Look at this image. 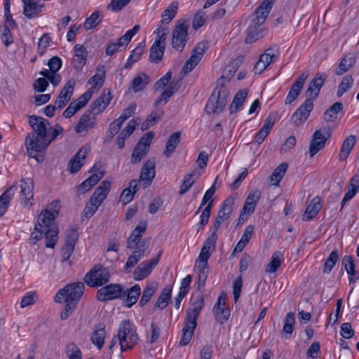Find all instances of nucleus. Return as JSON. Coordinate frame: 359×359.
<instances>
[{
    "instance_id": "obj_1",
    "label": "nucleus",
    "mask_w": 359,
    "mask_h": 359,
    "mask_svg": "<svg viewBox=\"0 0 359 359\" xmlns=\"http://www.w3.org/2000/svg\"><path fill=\"white\" fill-rule=\"evenodd\" d=\"M28 119L33 132L26 137L25 144L27 152L30 157L40 161L41 156H38L37 154L46 149L50 123L47 119L36 115L28 116Z\"/></svg>"
},
{
    "instance_id": "obj_2",
    "label": "nucleus",
    "mask_w": 359,
    "mask_h": 359,
    "mask_svg": "<svg viewBox=\"0 0 359 359\" xmlns=\"http://www.w3.org/2000/svg\"><path fill=\"white\" fill-rule=\"evenodd\" d=\"M276 0H263L251 16L250 23L248 27L247 43H253L264 35L265 29L262 26L268 17Z\"/></svg>"
},
{
    "instance_id": "obj_3",
    "label": "nucleus",
    "mask_w": 359,
    "mask_h": 359,
    "mask_svg": "<svg viewBox=\"0 0 359 359\" xmlns=\"http://www.w3.org/2000/svg\"><path fill=\"white\" fill-rule=\"evenodd\" d=\"M204 297L202 294L195 297L191 303V306L187 311L184 326L182 329V335L180 341V346L187 345L194 334V330L197 326V318L204 306Z\"/></svg>"
},
{
    "instance_id": "obj_4",
    "label": "nucleus",
    "mask_w": 359,
    "mask_h": 359,
    "mask_svg": "<svg viewBox=\"0 0 359 359\" xmlns=\"http://www.w3.org/2000/svg\"><path fill=\"white\" fill-rule=\"evenodd\" d=\"M117 334L121 351L133 348L139 341L136 327L129 320L121 322Z\"/></svg>"
},
{
    "instance_id": "obj_5",
    "label": "nucleus",
    "mask_w": 359,
    "mask_h": 359,
    "mask_svg": "<svg viewBox=\"0 0 359 359\" xmlns=\"http://www.w3.org/2000/svg\"><path fill=\"white\" fill-rule=\"evenodd\" d=\"M111 187V182L102 181L92 195L90 201L86 204L83 214L86 218L91 217L97 211L99 206L107 198Z\"/></svg>"
},
{
    "instance_id": "obj_6",
    "label": "nucleus",
    "mask_w": 359,
    "mask_h": 359,
    "mask_svg": "<svg viewBox=\"0 0 359 359\" xmlns=\"http://www.w3.org/2000/svg\"><path fill=\"white\" fill-rule=\"evenodd\" d=\"M48 222H43L41 224L39 222V217H38L37 222L35 224L34 231L32 232L29 243L31 245H35L37 241L42 238L43 234L45 235L46 246L47 248H53L58 240V228H55V236L50 233V227L48 226Z\"/></svg>"
},
{
    "instance_id": "obj_7",
    "label": "nucleus",
    "mask_w": 359,
    "mask_h": 359,
    "mask_svg": "<svg viewBox=\"0 0 359 359\" xmlns=\"http://www.w3.org/2000/svg\"><path fill=\"white\" fill-rule=\"evenodd\" d=\"M84 289L85 285L82 282L67 284L57 292L55 301L58 303L65 301L76 304L83 294Z\"/></svg>"
},
{
    "instance_id": "obj_8",
    "label": "nucleus",
    "mask_w": 359,
    "mask_h": 359,
    "mask_svg": "<svg viewBox=\"0 0 359 359\" xmlns=\"http://www.w3.org/2000/svg\"><path fill=\"white\" fill-rule=\"evenodd\" d=\"M109 278L108 269L97 264L86 274L84 281L90 287H97L107 283L109 280Z\"/></svg>"
},
{
    "instance_id": "obj_9",
    "label": "nucleus",
    "mask_w": 359,
    "mask_h": 359,
    "mask_svg": "<svg viewBox=\"0 0 359 359\" xmlns=\"http://www.w3.org/2000/svg\"><path fill=\"white\" fill-rule=\"evenodd\" d=\"M331 135V128L328 126L322 127L314 132L309 146V154L311 157H313L325 147L326 140L329 139Z\"/></svg>"
},
{
    "instance_id": "obj_10",
    "label": "nucleus",
    "mask_w": 359,
    "mask_h": 359,
    "mask_svg": "<svg viewBox=\"0 0 359 359\" xmlns=\"http://www.w3.org/2000/svg\"><path fill=\"white\" fill-rule=\"evenodd\" d=\"M189 25L183 22L175 25L172 31V46L178 51H182L189 39L188 30Z\"/></svg>"
},
{
    "instance_id": "obj_11",
    "label": "nucleus",
    "mask_w": 359,
    "mask_h": 359,
    "mask_svg": "<svg viewBox=\"0 0 359 359\" xmlns=\"http://www.w3.org/2000/svg\"><path fill=\"white\" fill-rule=\"evenodd\" d=\"M154 134L151 132L146 133L142 136L133 149L131 163H138L147 155Z\"/></svg>"
},
{
    "instance_id": "obj_12",
    "label": "nucleus",
    "mask_w": 359,
    "mask_h": 359,
    "mask_svg": "<svg viewBox=\"0 0 359 359\" xmlns=\"http://www.w3.org/2000/svg\"><path fill=\"white\" fill-rule=\"evenodd\" d=\"M208 43L206 41H201L196 44L193 49L190 57L187 60L183 71L185 74L190 72L199 63L204 53L208 49Z\"/></svg>"
},
{
    "instance_id": "obj_13",
    "label": "nucleus",
    "mask_w": 359,
    "mask_h": 359,
    "mask_svg": "<svg viewBox=\"0 0 359 359\" xmlns=\"http://www.w3.org/2000/svg\"><path fill=\"white\" fill-rule=\"evenodd\" d=\"M101 168V164H95L89 172L93 173L88 178L83 181L81 184L76 187V191L78 194H83L87 191H90L104 175V171H99Z\"/></svg>"
},
{
    "instance_id": "obj_14",
    "label": "nucleus",
    "mask_w": 359,
    "mask_h": 359,
    "mask_svg": "<svg viewBox=\"0 0 359 359\" xmlns=\"http://www.w3.org/2000/svg\"><path fill=\"white\" fill-rule=\"evenodd\" d=\"M234 205V198L232 197L227 198L222 203V205L219 210L217 215L214 221V224L212 228L213 232L217 233L220 225L228 221L233 212Z\"/></svg>"
},
{
    "instance_id": "obj_15",
    "label": "nucleus",
    "mask_w": 359,
    "mask_h": 359,
    "mask_svg": "<svg viewBox=\"0 0 359 359\" xmlns=\"http://www.w3.org/2000/svg\"><path fill=\"white\" fill-rule=\"evenodd\" d=\"M60 209V203L58 201H53L48 206V209H46L39 215V222L41 224L43 222H48L50 229V233L55 236V228L57 226L55 224V219L58 215Z\"/></svg>"
},
{
    "instance_id": "obj_16",
    "label": "nucleus",
    "mask_w": 359,
    "mask_h": 359,
    "mask_svg": "<svg viewBox=\"0 0 359 359\" xmlns=\"http://www.w3.org/2000/svg\"><path fill=\"white\" fill-rule=\"evenodd\" d=\"M278 48L276 46H270L265 52L260 55L258 61L255 65V72L261 74L269 65L277 57Z\"/></svg>"
},
{
    "instance_id": "obj_17",
    "label": "nucleus",
    "mask_w": 359,
    "mask_h": 359,
    "mask_svg": "<svg viewBox=\"0 0 359 359\" xmlns=\"http://www.w3.org/2000/svg\"><path fill=\"white\" fill-rule=\"evenodd\" d=\"M161 253V251L159 252L157 256L151 260L142 262L134 271L135 279L141 280L147 277L159 262Z\"/></svg>"
},
{
    "instance_id": "obj_18",
    "label": "nucleus",
    "mask_w": 359,
    "mask_h": 359,
    "mask_svg": "<svg viewBox=\"0 0 359 359\" xmlns=\"http://www.w3.org/2000/svg\"><path fill=\"white\" fill-rule=\"evenodd\" d=\"M122 287L118 284H109L98 290L97 299L99 301H107L118 298L121 296Z\"/></svg>"
},
{
    "instance_id": "obj_19",
    "label": "nucleus",
    "mask_w": 359,
    "mask_h": 359,
    "mask_svg": "<svg viewBox=\"0 0 359 359\" xmlns=\"http://www.w3.org/2000/svg\"><path fill=\"white\" fill-rule=\"evenodd\" d=\"M92 93L88 90L81 95L76 100L72 102L68 107L64 111L63 116L67 118L72 117L77 111L84 107L90 100Z\"/></svg>"
},
{
    "instance_id": "obj_20",
    "label": "nucleus",
    "mask_w": 359,
    "mask_h": 359,
    "mask_svg": "<svg viewBox=\"0 0 359 359\" xmlns=\"http://www.w3.org/2000/svg\"><path fill=\"white\" fill-rule=\"evenodd\" d=\"M96 126V116L87 110L82 114L80 119L75 126L76 133L81 134L87 133L89 130L93 129Z\"/></svg>"
},
{
    "instance_id": "obj_21",
    "label": "nucleus",
    "mask_w": 359,
    "mask_h": 359,
    "mask_svg": "<svg viewBox=\"0 0 359 359\" xmlns=\"http://www.w3.org/2000/svg\"><path fill=\"white\" fill-rule=\"evenodd\" d=\"M226 103V95L224 92L222 95L220 90L217 97H211L208 100L205 106V111L208 114H219L223 111Z\"/></svg>"
},
{
    "instance_id": "obj_22",
    "label": "nucleus",
    "mask_w": 359,
    "mask_h": 359,
    "mask_svg": "<svg viewBox=\"0 0 359 359\" xmlns=\"http://www.w3.org/2000/svg\"><path fill=\"white\" fill-rule=\"evenodd\" d=\"M313 109L312 99L306 98L303 104L296 110L292 116V119L295 125H299L305 121Z\"/></svg>"
},
{
    "instance_id": "obj_23",
    "label": "nucleus",
    "mask_w": 359,
    "mask_h": 359,
    "mask_svg": "<svg viewBox=\"0 0 359 359\" xmlns=\"http://www.w3.org/2000/svg\"><path fill=\"white\" fill-rule=\"evenodd\" d=\"M327 75L324 73L316 74L315 77L310 82L309 86L306 91V95L308 98L313 101L319 95L320 90L323 86Z\"/></svg>"
},
{
    "instance_id": "obj_24",
    "label": "nucleus",
    "mask_w": 359,
    "mask_h": 359,
    "mask_svg": "<svg viewBox=\"0 0 359 359\" xmlns=\"http://www.w3.org/2000/svg\"><path fill=\"white\" fill-rule=\"evenodd\" d=\"M156 175V161L154 159L147 160L142 169L140 180L147 187L151 184Z\"/></svg>"
},
{
    "instance_id": "obj_25",
    "label": "nucleus",
    "mask_w": 359,
    "mask_h": 359,
    "mask_svg": "<svg viewBox=\"0 0 359 359\" xmlns=\"http://www.w3.org/2000/svg\"><path fill=\"white\" fill-rule=\"evenodd\" d=\"M74 79H71L66 82L55 101V105L57 106L58 108L65 107L70 100L74 93Z\"/></svg>"
},
{
    "instance_id": "obj_26",
    "label": "nucleus",
    "mask_w": 359,
    "mask_h": 359,
    "mask_svg": "<svg viewBox=\"0 0 359 359\" xmlns=\"http://www.w3.org/2000/svg\"><path fill=\"white\" fill-rule=\"evenodd\" d=\"M20 187V198L21 200V204L24 206H27L29 204L28 202L33 199V180L30 178L21 180Z\"/></svg>"
},
{
    "instance_id": "obj_27",
    "label": "nucleus",
    "mask_w": 359,
    "mask_h": 359,
    "mask_svg": "<svg viewBox=\"0 0 359 359\" xmlns=\"http://www.w3.org/2000/svg\"><path fill=\"white\" fill-rule=\"evenodd\" d=\"M88 151L89 148L86 147H81L69 161L68 163V168L71 173H76L81 169L84 163L83 162L87 156Z\"/></svg>"
},
{
    "instance_id": "obj_28",
    "label": "nucleus",
    "mask_w": 359,
    "mask_h": 359,
    "mask_svg": "<svg viewBox=\"0 0 359 359\" xmlns=\"http://www.w3.org/2000/svg\"><path fill=\"white\" fill-rule=\"evenodd\" d=\"M41 0H22L23 3V13L28 18H32L37 16L44 7Z\"/></svg>"
},
{
    "instance_id": "obj_29",
    "label": "nucleus",
    "mask_w": 359,
    "mask_h": 359,
    "mask_svg": "<svg viewBox=\"0 0 359 359\" xmlns=\"http://www.w3.org/2000/svg\"><path fill=\"white\" fill-rule=\"evenodd\" d=\"M309 76L308 72H303L292 84L290 90L286 97L285 102L290 104L298 97L302 88L304 86V82Z\"/></svg>"
},
{
    "instance_id": "obj_30",
    "label": "nucleus",
    "mask_w": 359,
    "mask_h": 359,
    "mask_svg": "<svg viewBox=\"0 0 359 359\" xmlns=\"http://www.w3.org/2000/svg\"><path fill=\"white\" fill-rule=\"evenodd\" d=\"M260 191L258 189L251 191L245 200L244 206L241 212V216L252 213L260 199Z\"/></svg>"
},
{
    "instance_id": "obj_31",
    "label": "nucleus",
    "mask_w": 359,
    "mask_h": 359,
    "mask_svg": "<svg viewBox=\"0 0 359 359\" xmlns=\"http://www.w3.org/2000/svg\"><path fill=\"white\" fill-rule=\"evenodd\" d=\"M111 97L110 92H108L107 94L103 93L93 102L88 111H92L95 116L98 115L109 105Z\"/></svg>"
},
{
    "instance_id": "obj_32",
    "label": "nucleus",
    "mask_w": 359,
    "mask_h": 359,
    "mask_svg": "<svg viewBox=\"0 0 359 359\" xmlns=\"http://www.w3.org/2000/svg\"><path fill=\"white\" fill-rule=\"evenodd\" d=\"M322 207L321 198L318 196L314 197L307 205L303 219L306 221L311 220L318 215Z\"/></svg>"
},
{
    "instance_id": "obj_33",
    "label": "nucleus",
    "mask_w": 359,
    "mask_h": 359,
    "mask_svg": "<svg viewBox=\"0 0 359 359\" xmlns=\"http://www.w3.org/2000/svg\"><path fill=\"white\" fill-rule=\"evenodd\" d=\"M342 264L347 273L349 275V283H355V281L359 279V272L355 271V265L352 256H344L342 259Z\"/></svg>"
},
{
    "instance_id": "obj_34",
    "label": "nucleus",
    "mask_w": 359,
    "mask_h": 359,
    "mask_svg": "<svg viewBox=\"0 0 359 359\" xmlns=\"http://www.w3.org/2000/svg\"><path fill=\"white\" fill-rule=\"evenodd\" d=\"M355 143L356 138L353 135H349L344 140L339 155L340 161H344L347 159Z\"/></svg>"
},
{
    "instance_id": "obj_35",
    "label": "nucleus",
    "mask_w": 359,
    "mask_h": 359,
    "mask_svg": "<svg viewBox=\"0 0 359 359\" xmlns=\"http://www.w3.org/2000/svg\"><path fill=\"white\" fill-rule=\"evenodd\" d=\"M16 190L17 186L14 184L7 189L0 196V217L6 212L10 201Z\"/></svg>"
},
{
    "instance_id": "obj_36",
    "label": "nucleus",
    "mask_w": 359,
    "mask_h": 359,
    "mask_svg": "<svg viewBox=\"0 0 359 359\" xmlns=\"http://www.w3.org/2000/svg\"><path fill=\"white\" fill-rule=\"evenodd\" d=\"M178 9V2L172 1L163 12L158 23L161 27L168 25L176 15Z\"/></svg>"
},
{
    "instance_id": "obj_37",
    "label": "nucleus",
    "mask_w": 359,
    "mask_h": 359,
    "mask_svg": "<svg viewBox=\"0 0 359 359\" xmlns=\"http://www.w3.org/2000/svg\"><path fill=\"white\" fill-rule=\"evenodd\" d=\"M273 125L274 121L272 118L270 116L267 117L261 130L255 135L254 142L259 144H261L268 136Z\"/></svg>"
},
{
    "instance_id": "obj_38",
    "label": "nucleus",
    "mask_w": 359,
    "mask_h": 359,
    "mask_svg": "<svg viewBox=\"0 0 359 359\" xmlns=\"http://www.w3.org/2000/svg\"><path fill=\"white\" fill-rule=\"evenodd\" d=\"M74 56L73 61L76 68L83 67L86 62L87 51L86 48L81 44H76L74 46Z\"/></svg>"
},
{
    "instance_id": "obj_39",
    "label": "nucleus",
    "mask_w": 359,
    "mask_h": 359,
    "mask_svg": "<svg viewBox=\"0 0 359 359\" xmlns=\"http://www.w3.org/2000/svg\"><path fill=\"white\" fill-rule=\"evenodd\" d=\"M356 62V57L353 55H346L335 70L337 75H342L352 68Z\"/></svg>"
},
{
    "instance_id": "obj_40",
    "label": "nucleus",
    "mask_w": 359,
    "mask_h": 359,
    "mask_svg": "<svg viewBox=\"0 0 359 359\" xmlns=\"http://www.w3.org/2000/svg\"><path fill=\"white\" fill-rule=\"evenodd\" d=\"M198 177L199 173L197 172L196 170H193L191 173L185 175L183 178L182 184L179 191V194L180 196H182L185 193H187L191 189L192 185L195 183L196 179Z\"/></svg>"
},
{
    "instance_id": "obj_41",
    "label": "nucleus",
    "mask_w": 359,
    "mask_h": 359,
    "mask_svg": "<svg viewBox=\"0 0 359 359\" xmlns=\"http://www.w3.org/2000/svg\"><path fill=\"white\" fill-rule=\"evenodd\" d=\"M284 261V257L280 251H276L271 256V261L268 264L266 271L267 273H274L280 266Z\"/></svg>"
},
{
    "instance_id": "obj_42",
    "label": "nucleus",
    "mask_w": 359,
    "mask_h": 359,
    "mask_svg": "<svg viewBox=\"0 0 359 359\" xmlns=\"http://www.w3.org/2000/svg\"><path fill=\"white\" fill-rule=\"evenodd\" d=\"M343 110L342 103L337 102L332 104L328 109H327L323 114V119L325 121L333 122L337 118L339 112Z\"/></svg>"
},
{
    "instance_id": "obj_43",
    "label": "nucleus",
    "mask_w": 359,
    "mask_h": 359,
    "mask_svg": "<svg viewBox=\"0 0 359 359\" xmlns=\"http://www.w3.org/2000/svg\"><path fill=\"white\" fill-rule=\"evenodd\" d=\"M287 168V163H282L273 170V173L269 177L270 181L273 186H278L279 182L283 178Z\"/></svg>"
},
{
    "instance_id": "obj_44",
    "label": "nucleus",
    "mask_w": 359,
    "mask_h": 359,
    "mask_svg": "<svg viewBox=\"0 0 359 359\" xmlns=\"http://www.w3.org/2000/svg\"><path fill=\"white\" fill-rule=\"evenodd\" d=\"M158 287V283L156 282H151L147 284L145 288L143 290L142 295L140 298L139 305L143 306L148 303L151 299Z\"/></svg>"
},
{
    "instance_id": "obj_45",
    "label": "nucleus",
    "mask_w": 359,
    "mask_h": 359,
    "mask_svg": "<svg viewBox=\"0 0 359 359\" xmlns=\"http://www.w3.org/2000/svg\"><path fill=\"white\" fill-rule=\"evenodd\" d=\"M163 114V111L162 109H158L152 111L142 123L141 126L142 130H146L151 126L155 125L161 118Z\"/></svg>"
},
{
    "instance_id": "obj_46",
    "label": "nucleus",
    "mask_w": 359,
    "mask_h": 359,
    "mask_svg": "<svg viewBox=\"0 0 359 359\" xmlns=\"http://www.w3.org/2000/svg\"><path fill=\"white\" fill-rule=\"evenodd\" d=\"M181 135V132L177 131L173 133L169 137L167 141L165 149L163 151L164 155L166 157H169L171 154H172L176 149L177 146L180 143V138Z\"/></svg>"
},
{
    "instance_id": "obj_47",
    "label": "nucleus",
    "mask_w": 359,
    "mask_h": 359,
    "mask_svg": "<svg viewBox=\"0 0 359 359\" xmlns=\"http://www.w3.org/2000/svg\"><path fill=\"white\" fill-rule=\"evenodd\" d=\"M149 82V76L144 73H141L133 79V88L135 93L140 92L144 90Z\"/></svg>"
},
{
    "instance_id": "obj_48",
    "label": "nucleus",
    "mask_w": 359,
    "mask_h": 359,
    "mask_svg": "<svg viewBox=\"0 0 359 359\" xmlns=\"http://www.w3.org/2000/svg\"><path fill=\"white\" fill-rule=\"evenodd\" d=\"M247 95L248 90L246 89L241 90L236 93L229 107L231 114L236 112L243 105Z\"/></svg>"
},
{
    "instance_id": "obj_49",
    "label": "nucleus",
    "mask_w": 359,
    "mask_h": 359,
    "mask_svg": "<svg viewBox=\"0 0 359 359\" xmlns=\"http://www.w3.org/2000/svg\"><path fill=\"white\" fill-rule=\"evenodd\" d=\"M105 334L104 327L102 325H100L99 327L92 334L91 341L99 349H100L104 344Z\"/></svg>"
},
{
    "instance_id": "obj_50",
    "label": "nucleus",
    "mask_w": 359,
    "mask_h": 359,
    "mask_svg": "<svg viewBox=\"0 0 359 359\" xmlns=\"http://www.w3.org/2000/svg\"><path fill=\"white\" fill-rule=\"evenodd\" d=\"M141 294V287L138 284L135 285L131 287L127 293V299L126 304L128 307H131L133 304H135L140 295Z\"/></svg>"
},
{
    "instance_id": "obj_51",
    "label": "nucleus",
    "mask_w": 359,
    "mask_h": 359,
    "mask_svg": "<svg viewBox=\"0 0 359 359\" xmlns=\"http://www.w3.org/2000/svg\"><path fill=\"white\" fill-rule=\"evenodd\" d=\"M172 288L170 287H165L158 300L156 301L154 308L163 309L168 305L169 299L171 297Z\"/></svg>"
},
{
    "instance_id": "obj_52",
    "label": "nucleus",
    "mask_w": 359,
    "mask_h": 359,
    "mask_svg": "<svg viewBox=\"0 0 359 359\" xmlns=\"http://www.w3.org/2000/svg\"><path fill=\"white\" fill-rule=\"evenodd\" d=\"M102 21L100 12L96 11L86 18L83 27L86 30H89L97 27Z\"/></svg>"
},
{
    "instance_id": "obj_53",
    "label": "nucleus",
    "mask_w": 359,
    "mask_h": 359,
    "mask_svg": "<svg viewBox=\"0 0 359 359\" xmlns=\"http://www.w3.org/2000/svg\"><path fill=\"white\" fill-rule=\"evenodd\" d=\"M295 322L294 313H287L285 318V323L283 328V333L286 335V338H289L294 330V324Z\"/></svg>"
},
{
    "instance_id": "obj_54",
    "label": "nucleus",
    "mask_w": 359,
    "mask_h": 359,
    "mask_svg": "<svg viewBox=\"0 0 359 359\" xmlns=\"http://www.w3.org/2000/svg\"><path fill=\"white\" fill-rule=\"evenodd\" d=\"M104 76L105 70L104 66H98L95 74L90 79L88 83L93 87L102 86L104 83Z\"/></svg>"
},
{
    "instance_id": "obj_55",
    "label": "nucleus",
    "mask_w": 359,
    "mask_h": 359,
    "mask_svg": "<svg viewBox=\"0 0 359 359\" xmlns=\"http://www.w3.org/2000/svg\"><path fill=\"white\" fill-rule=\"evenodd\" d=\"M165 48L153 44L150 48L149 59L151 62H159L163 56Z\"/></svg>"
},
{
    "instance_id": "obj_56",
    "label": "nucleus",
    "mask_w": 359,
    "mask_h": 359,
    "mask_svg": "<svg viewBox=\"0 0 359 359\" xmlns=\"http://www.w3.org/2000/svg\"><path fill=\"white\" fill-rule=\"evenodd\" d=\"M213 312L217 320L221 323L226 321L230 316V311L226 307V305L222 306H215L213 308Z\"/></svg>"
},
{
    "instance_id": "obj_57",
    "label": "nucleus",
    "mask_w": 359,
    "mask_h": 359,
    "mask_svg": "<svg viewBox=\"0 0 359 359\" xmlns=\"http://www.w3.org/2000/svg\"><path fill=\"white\" fill-rule=\"evenodd\" d=\"M353 83V79L351 76L348 75L342 79L341 83L339 84L337 95L339 97L342 96L352 86Z\"/></svg>"
},
{
    "instance_id": "obj_58",
    "label": "nucleus",
    "mask_w": 359,
    "mask_h": 359,
    "mask_svg": "<svg viewBox=\"0 0 359 359\" xmlns=\"http://www.w3.org/2000/svg\"><path fill=\"white\" fill-rule=\"evenodd\" d=\"M339 259V256L337 251L333 250L330 254L329 257L326 259L325 264H324V269L323 272L325 273H329L334 266L335 265L336 262Z\"/></svg>"
},
{
    "instance_id": "obj_59",
    "label": "nucleus",
    "mask_w": 359,
    "mask_h": 359,
    "mask_svg": "<svg viewBox=\"0 0 359 359\" xmlns=\"http://www.w3.org/2000/svg\"><path fill=\"white\" fill-rule=\"evenodd\" d=\"M66 353L69 359H81V352L74 343L67 345Z\"/></svg>"
},
{
    "instance_id": "obj_60",
    "label": "nucleus",
    "mask_w": 359,
    "mask_h": 359,
    "mask_svg": "<svg viewBox=\"0 0 359 359\" xmlns=\"http://www.w3.org/2000/svg\"><path fill=\"white\" fill-rule=\"evenodd\" d=\"M158 26V27L157 29V31L154 32V33L158 32V35L157 39L155 40L154 44L165 48V40L167 38L168 29L166 27L163 26Z\"/></svg>"
},
{
    "instance_id": "obj_61",
    "label": "nucleus",
    "mask_w": 359,
    "mask_h": 359,
    "mask_svg": "<svg viewBox=\"0 0 359 359\" xmlns=\"http://www.w3.org/2000/svg\"><path fill=\"white\" fill-rule=\"evenodd\" d=\"M212 208V201L208 203L205 208L203 209L202 214L201 215V221L199 222V229H202L205 225H206L209 221L210 217V212Z\"/></svg>"
},
{
    "instance_id": "obj_62",
    "label": "nucleus",
    "mask_w": 359,
    "mask_h": 359,
    "mask_svg": "<svg viewBox=\"0 0 359 359\" xmlns=\"http://www.w3.org/2000/svg\"><path fill=\"white\" fill-rule=\"evenodd\" d=\"M197 269L198 271V289L201 290L205 284L208 275V266H197Z\"/></svg>"
},
{
    "instance_id": "obj_63",
    "label": "nucleus",
    "mask_w": 359,
    "mask_h": 359,
    "mask_svg": "<svg viewBox=\"0 0 359 359\" xmlns=\"http://www.w3.org/2000/svg\"><path fill=\"white\" fill-rule=\"evenodd\" d=\"M130 0H111L107 6V9L113 12H118L126 6Z\"/></svg>"
},
{
    "instance_id": "obj_64",
    "label": "nucleus",
    "mask_w": 359,
    "mask_h": 359,
    "mask_svg": "<svg viewBox=\"0 0 359 359\" xmlns=\"http://www.w3.org/2000/svg\"><path fill=\"white\" fill-rule=\"evenodd\" d=\"M205 13L203 11H198L193 19L192 27L195 29L201 27L205 23Z\"/></svg>"
}]
</instances>
